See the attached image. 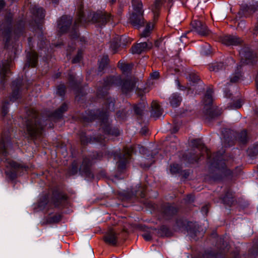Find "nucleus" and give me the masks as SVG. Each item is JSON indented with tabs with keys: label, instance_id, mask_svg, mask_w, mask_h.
Returning a JSON list of instances; mask_svg holds the SVG:
<instances>
[{
	"label": "nucleus",
	"instance_id": "nucleus-1",
	"mask_svg": "<svg viewBox=\"0 0 258 258\" xmlns=\"http://www.w3.org/2000/svg\"><path fill=\"white\" fill-rule=\"evenodd\" d=\"M132 4L133 11L130 22L133 27L138 29L143 26L145 23L143 4L141 1L132 0Z\"/></svg>",
	"mask_w": 258,
	"mask_h": 258
},
{
	"label": "nucleus",
	"instance_id": "nucleus-2",
	"mask_svg": "<svg viewBox=\"0 0 258 258\" xmlns=\"http://www.w3.org/2000/svg\"><path fill=\"white\" fill-rule=\"evenodd\" d=\"M241 61L245 64H253L256 60L255 52L248 46H245L239 51Z\"/></svg>",
	"mask_w": 258,
	"mask_h": 258
},
{
	"label": "nucleus",
	"instance_id": "nucleus-3",
	"mask_svg": "<svg viewBox=\"0 0 258 258\" xmlns=\"http://www.w3.org/2000/svg\"><path fill=\"white\" fill-rule=\"evenodd\" d=\"M192 30L202 36H208L210 33V30L206 25L203 22L196 20L191 22Z\"/></svg>",
	"mask_w": 258,
	"mask_h": 258
},
{
	"label": "nucleus",
	"instance_id": "nucleus-4",
	"mask_svg": "<svg viewBox=\"0 0 258 258\" xmlns=\"http://www.w3.org/2000/svg\"><path fill=\"white\" fill-rule=\"evenodd\" d=\"M42 129V126L36 121V119L34 120L29 121L27 123L28 133L32 137H37L41 135Z\"/></svg>",
	"mask_w": 258,
	"mask_h": 258
},
{
	"label": "nucleus",
	"instance_id": "nucleus-5",
	"mask_svg": "<svg viewBox=\"0 0 258 258\" xmlns=\"http://www.w3.org/2000/svg\"><path fill=\"white\" fill-rule=\"evenodd\" d=\"M111 18V15L105 12H97L94 14L92 21L99 26L104 25Z\"/></svg>",
	"mask_w": 258,
	"mask_h": 258
},
{
	"label": "nucleus",
	"instance_id": "nucleus-6",
	"mask_svg": "<svg viewBox=\"0 0 258 258\" xmlns=\"http://www.w3.org/2000/svg\"><path fill=\"white\" fill-rule=\"evenodd\" d=\"M72 21L71 16H63L57 21V27L61 33L66 32L70 27Z\"/></svg>",
	"mask_w": 258,
	"mask_h": 258
},
{
	"label": "nucleus",
	"instance_id": "nucleus-7",
	"mask_svg": "<svg viewBox=\"0 0 258 258\" xmlns=\"http://www.w3.org/2000/svg\"><path fill=\"white\" fill-rule=\"evenodd\" d=\"M152 46L153 45L151 42H141L133 46L131 50L133 54H140L143 52L150 50Z\"/></svg>",
	"mask_w": 258,
	"mask_h": 258
},
{
	"label": "nucleus",
	"instance_id": "nucleus-8",
	"mask_svg": "<svg viewBox=\"0 0 258 258\" xmlns=\"http://www.w3.org/2000/svg\"><path fill=\"white\" fill-rule=\"evenodd\" d=\"M133 151L132 147L126 148L124 149V153L122 156L119 157V161H118V166L120 169L125 167L126 163H128L131 154Z\"/></svg>",
	"mask_w": 258,
	"mask_h": 258
},
{
	"label": "nucleus",
	"instance_id": "nucleus-9",
	"mask_svg": "<svg viewBox=\"0 0 258 258\" xmlns=\"http://www.w3.org/2000/svg\"><path fill=\"white\" fill-rule=\"evenodd\" d=\"M222 43L226 45H238L243 43V40L236 36L226 35L221 38Z\"/></svg>",
	"mask_w": 258,
	"mask_h": 258
},
{
	"label": "nucleus",
	"instance_id": "nucleus-10",
	"mask_svg": "<svg viewBox=\"0 0 258 258\" xmlns=\"http://www.w3.org/2000/svg\"><path fill=\"white\" fill-rule=\"evenodd\" d=\"M166 0H155L154 4L151 7V10L154 14V19L159 16L160 9L164 2Z\"/></svg>",
	"mask_w": 258,
	"mask_h": 258
},
{
	"label": "nucleus",
	"instance_id": "nucleus-11",
	"mask_svg": "<svg viewBox=\"0 0 258 258\" xmlns=\"http://www.w3.org/2000/svg\"><path fill=\"white\" fill-rule=\"evenodd\" d=\"M104 239L105 241L109 244L115 245L116 243V233L112 230L108 231Z\"/></svg>",
	"mask_w": 258,
	"mask_h": 258
},
{
	"label": "nucleus",
	"instance_id": "nucleus-12",
	"mask_svg": "<svg viewBox=\"0 0 258 258\" xmlns=\"http://www.w3.org/2000/svg\"><path fill=\"white\" fill-rule=\"evenodd\" d=\"M226 66L222 62H216L209 65V69L210 71L215 72L225 69Z\"/></svg>",
	"mask_w": 258,
	"mask_h": 258
},
{
	"label": "nucleus",
	"instance_id": "nucleus-13",
	"mask_svg": "<svg viewBox=\"0 0 258 258\" xmlns=\"http://www.w3.org/2000/svg\"><path fill=\"white\" fill-rule=\"evenodd\" d=\"M243 79L241 66H237L234 73L231 76L230 81H238Z\"/></svg>",
	"mask_w": 258,
	"mask_h": 258
},
{
	"label": "nucleus",
	"instance_id": "nucleus-14",
	"mask_svg": "<svg viewBox=\"0 0 258 258\" xmlns=\"http://www.w3.org/2000/svg\"><path fill=\"white\" fill-rule=\"evenodd\" d=\"M181 98L177 94H173L169 98V102L172 107H177L180 104Z\"/></svg>",
	"mask_w": 258,
	"mask_h": 258
},
{
	"label": "nucleus",
	"instance_id": "nucleus-15",
	"mask_svg": "<svg viewBox=\"0 0 258 258\" xmlns=\"http://www.w3.org/2000/svg\"><path fill=\"white\" fill-rule=\"evenodd\" d=\"M153 111V115L157 117H159L162 114V110L160 108V105L156 101H153L151 105Z\"/></svg>",
	"mask_w": 258,
	"mask_h": 258
},
{
	"label": "nucleus",
	"instance_id": "nucleus-16",
	"mask_svg": "<svg viewBox=\"0 0 258 258\" xmlns=\"http://www.w3.org/2000/svg\"><path fill=\"white\" fill-rule=\"evenodd\" d=\"M119 68L124 74L127 75L130 73L133 67V63H119Z\"/></svg>",
	"mask_w": 258,
	"mask_h": 258
},
{
	"label": "nucleus",
	"instance_id": "nucleus-17",
	"mask_svg": "<svg viewBox=\"0 0 258 258\" xmlns=\"http://www.w3.org/2000/svg\"><path fill=\"white\" fill-rule=\"evenodd\" d=\"M213 90L212 89L209 88L207 89L206 93L204 98V103L205 105H210L212 103L213 97H212Z\"/></svg>",
	"mask_w": 258,
	"mask_h": 258
},
{
	"label": "nucleus",
	"instance_id": "nucleus-18",
	"mask_svg": "<svg viewBox=\"0 0 258 258\" xmlns=\"http://www.w3.org/2000/svg\"><path fill=\"white\" fill-rule=\"evenodd\" d=\"M135 83V85H137L138 89L142 92H146V91H148V90H147L146 88H142V85L141 84L143 83H146V82H123V86H130L133 85Z\"/></svg>",
	"mask_w": 258,
	"mask_h": 258
},
{
	"label": "nucleus",
	"instance_id": "nucleus-19",
	"mask_svg": "<svg viewBox=\"0 0 258 258\" xmlns=\"http://www.w3.org/2000/svg\"><path fill=\"white\" fill-rule=\"evenodd\" d=\"M37 54L35 52L31 53L28 58L29 66L35 67L37 63Z\"/></svg>",
	"mask_w": 258,
	"mask_h": 258
},
{
	"label": "nucleus",
	"instance_id": "nucleus-20",
	"mask_svg": "<svg viewBox=\"0 0 258 258\" xmlns=\"http://www.w3.org/2000/svg\"><path fill=\"white\" fill-rule=\"evenodd\" d=\"M109 58L107 55L103 56L101 59L99 60V70L100 71H102L103 69L106 67L108 64Z\"/></svg>",
	"mask_w": 258,
	"mask_h": 258
},
{
	"label": "nucleus",
	"instance_id": "nucleus-21",
	"mask_svg": "<svg viewBox=\"0 0 258 258\" xmlns=\"http://www.w3.org/2000/svg\"><path fill=\"white\" fill-rule=\"evenodd\" d=\"M32 13L39 19H42L45 16L43 9L42 8H35L33 9Z\"/></svg>",
	"mask_w": 258,
	"mask_h": 258
},
{
	"label": "nucleus",
	"instance_id": "nucleus-22",
	"mask_svg": "<svg viewBox=\"0 0 258 258\" xmlns=\"http://www.w3.org/2000/svg\"><path fill=\"white\" fill-rule=\"evenodd\" d=\"M84 17L83 12L81 10H80L78 14L77 15V18L75 20L74 25V28L75 29L77 27L79 26V25L81 23L82 19Z\"/></svg>",
	"mask_w": 258,
	"mask_h": 258
},
{
	"label": "nucleus",
	"instance_id": "nucleus-23",
	"mask_svg": "<svg viewBox=\"0 0 258 258\" xmlns=\"http://www.w3.org/2000/svg\"><path fill=\"white\" fill-rule=\"evenodd\" d=\"M186 79L190 81H200L202 79L197 73L194 72L189 73Z\"/></svg>",
	"mask_w": 258,
	"mask_h": 258
},
{
	"label": "nucleus",
	"instance_id": "nucleus-24",
	"mask_svg": "<svg viewBox=\"0 0 258 258\" xmlns=\"http://www.w3.org/2000/svg\"><path fill=\"white\" fill-rule=\"evenodd\" d=\"M153 28V25H151L150 24H148L143 32L141 34V36L144 37H148L150 35V32L152 30Z\"/></svg>",
	"mask_w": 258,
	"mask_h": 258
},
{
	"label": "nucleus",
	"instance_id": "nucleus-25",
	"mask_svg": "<svg viewBox=\"0 0 258 258\" xmlns=\"http://www.w3.org/2000/svg\"><path fill=\"white\" fill-rule=\"evenodd\" d=\"M4 39L6 41V46L8 45L12 35V30L10 29L5 30L3 32Z\"/></svg>",
	"mask_w": 258,
	"mask_h": 258
},
{
	"label": "nucleus",
	"instance_id": "nucleus-26",
	"mask_svg": "<svg viewBox=\"0 0 258 258\" xmlns=\"http://www.w3.org/2000/svg\"><path fill=\"white\" fill-rule=\"evenodd\" d=\"M20 164L15 161H8L7 167V168H10L12 170H15L20 167Z\"/></svg>",
	"mask_w": 258,
	"mask_h": 258
},
{
	"label": "nucleus",
	"instance_id": "nucleus-27",
	"mask_svg": "<svg viewBox=\"0 0 258 258\" xmlns=\"http://www.w3.org/2000/svg\"><path fill=\"white\" fill-rule=\"evenodd\" d=\"M68 109L67 104H63L56 111L55 116L58 117H60L62 113L66 111Z\"/></svg>",
	"mask_w": 258,
	"mask_h": 258
},
{
	"label": "nucleus",
	"instance_id": "nucleus-28",
	"mask_svg": "<svg viewBox=\"0 0 258 258\" xmlns=\"http://www.w3.org/2000/svg\"><path fill=\"white\" fill-rule=\"evenodd\" d=\"M139 79L134 78L133 79H131L130 81H139ZM107 81H122L121 79V77L119 75L116 76H110Z\"/></svg>",
	"mask_w": 258,
	"mask_h": 258
},
{
	"label": "nucleus",
	"instance_id": "nucleus-29",
	"mask_svg": "<svg viewBox=\"0 0 258 258\" xmlns=\"http://www.w3.org/2000/svg\"><path fill=\"white\" fill-rule=\"evenodd\" d=\"M119 45L116 42H112L110 44V49L112 53L114 54L118 51Z\"/></svg>",
	"mask_w": 258,
	"mask_h": 258
},
{
	"label": "nucleus",
	"instance_id": "nucleus-30",
	"mask_svg": "<svg viewBox=\"0 0 258 258\" xmlns=\"http://www.w3.org/2000/svg\"><path fill=\"white\" fill-rule=\"evenodd\" d=\"M160 78V74L158 71H154L150 74V80H158Z\"/></svg>",
	"mask_w": 258,
	"mask_h": 258
},
{
	"label": "nucleus",
	"instance_id": "nucleus-31",
	"mask_svg": "<svg viewBox=\"0 0 258 258\" xmlns=\"http://www.w3.org/2000/svg\"><path fill=\"white\" fill-rule=\"evenodd\" d=\"M8 144H6L4 141H2L1 145V150L4 155V156H6V150H7Z\"/></svg>",
	"mask_w": 258,
	"mask_h": 258
},
{
	"label": "nucleus",
	"instance_id": "nucleus-32",
	"mask_svg": "<svg viewBox=\"0 0 258 258\" xmlns=\"http://www.w3.org/2000/svg\"><path fill=\"white\" fill-rule=\"evenodd\" d=\"M65 93V87L63 86H59L56 90V93L60 96H63Z\"/></svg>",
	"mask_w": 258,
	"mask_h": 258
},
{
	"label": "nucleus",
	"instance_id": "nucleus-33",
	"mask_svg": "<svg viewBox=\"0 0 258 258\" xmlns=\"http://www.w3.org/2000/svg\"><path fill=\"white\" fill-rule=\"evenodd\" d=\"M180 170V167L177 164H172L171 165L170 170L173 173L178 172Z\"/></svg>",
	"mask_w": 258,
	"mask_h": 258
},
{
	"label": "nucleus",
	"instance_id": "nucleus-34",
	"mask_svg": "<svg viewBox=\"0 0 258 258\" xmlns=\"http://www.w3.org/2000/svg\"><path fill=\"white\" fill-rule=\"evenodd\" d=\"M81 57H82L81 53L80 52H78L76 56L75 57H74L73 58V59L72 60L73 63H77V62H79L80 60Z\"/></svg>",
	"mask_w": 258,
	"mask_h": 258
},
{
	"label": "nucleus",
	"instance_id": "nucleus-35",
	"mask_svg": "<svg viewBox=\"0 0 258 258\" xmlns=\"http://www.w3.org/2000/svg\"><path fill=\"white\" fill-rule=\"evenodd\" d=\"M68 78L69 81H74L75 79V76L73 72H70L68 74Z\"/></svg>",
	"mask_w": 258,
	"mask_h": 258
},
{
	"label": "nucleus",
	"instance_id": "nucleus-36",
	"mask_svg": "<svg viewBox=\"0 0 258 258\" xmlns=\"http://www.w3.org/2000/svg\"><path fill=\"white\" fill-rule=\"evenodd\" d=\"M7 72H8V71H7V70H2V71L0 73V75L2 77V79H3V80L8 79L6 77H5Z\"/></svg>",
	"mask_w": 258,
	"mask_h": 258
},
{
	"label": "nucleus",
	"instance_id": "nucleus-37",
	"mask_svg": "<svg viewBox=\"0 0 258 258\" xmlns=\"http://www.w3.org/2000/svg\"><path fill=\"white\" fill-rule=\"evenodd\" d=\"M253 154H258V144L254 145L253 147L251 149Z\"/></svg>",
	"mask_w": 258,
	"mask_h": 258
},
{
	"label": "nucleus",
	"instance_id": "nucleus-38",
	"mask_svg": "<svg viewBox=\"0 0 258 258\" xmlns=\"http://www.w3.org/2000/svg\"><path fill=\"white\" fill-rule=\"evenodd\" d=\"M143 236L146 241L150 240L152 238L151 235L149 233H145L143 235Z\"/></svg>",
	"mask_w": 258,
	"mask_h": 258
},
{
	"label": "nucleus",
	"instance_id": "nucleus-39",
	"mask_svg": "<svg viewBox=\"0 0 258 258\" xmlns=\"http://www.w3.org/2000/svg\"><path fill=\"white\" fill-rule=\"evenodd\" d=\"M78 36H79L78 33L76 30H74V31L71 34V37L73 39L77 38Z\"/></svg>",
	"mask_w": 258,
	"mask_h": 258
},
{
	"label": "nucleus",
	"instance_id": "nucleus-40",
	"mask_svg": "<svg viewBox=\"0 0 258 258\" xmlns=\"http://www.w3.org/2000/svg\"><path fill=\"white\" fill-rule=\"evenodd\" d=\"M242 105V101L241 100H238L236 104L235 105V107L236 108H238L241 107Z\"/></svg>",
	"mask_w": 258,
	"mask_h": 258
},
{
	"label": "nucleus",
	"instance_id": "nucleus-41",
	"mask_svg": "<svg viewBox=\"0 0 258 258\" xmlns=\"http://www.w3.org/2000/svg\"><path fill=\"white\" fill-rule=\"evenodd\" d=\"M5 0H0V11L5 7Z\"/></svg>",
	"mask_w": 258,
	"mask_h": 258
},
{
	"label": "nucleus",
	"instance_id": "nucleus-42",
	"mask_svg": "<svg viewBox=\"0 0 258 258\" xmlns=\"http://www.w3.org/2000/svg\"><path fill=\"white\" fill-rule=\"evenodd\" d=\"M162 42V40H156L155 42V46L156 47H159V46L160 45L161 43Z\"/></svg>",
	"mask_w": 258,
	"mask_h": 258
},
{
	"label": "nucleus",
	"instance_id": "nucleus-43",
	"mask_svg": "<svg viewBox=\"0 0 258 258\" xmlns=\"http://www.w3.org/2000/svg\"><path fill=\"white\" fill-rule=\"evenodd\" d=\"M15 92H14L13 94H12L11 98V100H13V101L18 98V97L15 96Z\"/></svg>",
	"mask_w": 258,
	"mask_h": 258
},
{
	"label": "nucleus",
	"instance_id": "nucleus-44",
	"mask_svg": "<svg viewBox=\"0 0 258 258\" xmlns=\"http://www.w3.org/2000/svg\"><path fill=\"white\" fill-rule=\"evenodd\" d=\"M60 76V73H57L55 75V77L54 78V79H59V77Z\"/></svg>",
	"mask_w": 258,
	"mask_h": 258
},
{
	"label": "nucleus",
	"instance_id": "nucleus-45",
	"mask_svg": "<svg viewBox=\"0 0 258 258\" xmlns=\"http://www.w3.org/2000/svg\"><path fill=\"white\" fill-rule=\"evenodd\" d=\"M202 149L203 151H205V152H207V149L206 147H205L204 145H202Z\"/></svg>",
	"mask_w": 258,
	"mask_h": 258
},
{
	"label": "nucleus",
	"instance_id": "nucleus-46",
	"mask_svg": "<svg viewBox=\"0 0 258 258\" xmlns=\"http://www.w3.org/2000/svg\"><path fill=\"white\" fill-rule=\"evenodd\" d=\"M52 2L53 3L57 4L58 3V0H52Z\"/></svg>",
	"mask_w": 258,
	"mask_h": 258
},
{
	"label": "nucleus",
	"instance_id": "nucleus-47",
	"mask_svg": "<svg viewBox=\"0 0 258 258\" xmlns=\"http://www.w3.org/2000/svg\"><path fill=\"white\" fill-rule=\"evenodd\" d=\"M203 212H206V213H207V208H205V207H204V208H203Z\"/></svg>",
	"mask_w": 258,
	"mask_h": 258
},
{
	"label": "nucleus",
	"instance_id": "nucleus-48",
	"mask_svg": "<svg viewBox=\"0 0 258 258\" xmlns=\"http://www.w3.org/2000/svg\"><path fill=\"white\" fill-rule=\"evenodd\" d=\"M246 131H243V132H242V135H243L245 136V135H246Z\"/></svg>",
	"mask_w": 258,
	"mask_h": 258
},
{
	"label": "nucleus",
	"instance_id": "nucleus-49",
	"mask_svg": "<svg viewBox=\"0 0 258 258\" xmlns=\"http://www.w3.org/2000/svg\"><path fill=\"white\" fill-rule=\"evenodd\" d=\"M255 81H258V74H257V75L255 77Z\"/></svg>",
	"mask_w": 258,
	"mask_h": 258
},
{
	"label": "nucleus",
	"instance_id": "nucleus-50",
	"mask_svg": "<svg viewBox=\"0 0 258 258\" xmlns=\"http://www.w3.org/2000/svg\"><path fill=\"white\" fill-rule=\"evenodd\" d=\"M9 171L8 170V169H7L6 171V173L7 174H9Z\"/></svg>",
	"mask_w": 258,
	"mask_h": 258
},
{
	"label": "nucleus",
	"instance_id": "nucleus-51",
	"mask_svg": "<svg viewBox=\"0 0 258 258\" xmlns=\"http://www.w3.org/2000/svg\"><path fill=\"white\" fill-rule=\"evenodd\" d=\"M111 105L113 107V106H114V103H110L109 104V105Z\"/></svg>",
	"mask_w": 258,
	"mask_h": 258
},
{
	"label": "nucleus",
	"instance_id": "nucleus-52",
	"mask_svg": "<svg viewBox=\"0 0 258 258\" xmlns=\"http://www.w3.org/2000/svg\"><path fill=\"white\" fill-rule=\"evenodd\" d=\"M256 88H257V89L258 90V82H256Z\"/></svg>",
	"mask_w": 258,
	"mask_h": 258
},
{
	"label": "nucleus",
	"instance_id": "nucleus-53",
	"mask_svg": "<svg viewBox=\"0 0 258 258\" xmlns=\"http://www.w3.org/2000/svg\"><path fill=\"white\" fill-rule=\"evenodd\" d=\"M177 85L178 86H179V82H177Z\"/></svg>",
	"mask_w": 258,
	"mask_h": 258
},
{
	"label": "nucleus",
	"instance_id": "nucleus-54",
	"mask_svg": "<svg viewBox=\"0 0 258 258\" xmlns=\"http://www.w3.org/2000/svg\"><path fill=\"white\" fill-rule=\"evenodd\" d=\"M6 161H7V162H8V161H10L11 160L8 161V159H6ZM7 163H6V165L7 166Z\"/></svg>",
	"mask_w": 258,
	"mask_h": 258
},
{
	"label": "nucleus",
	"instance_id": "nucleus-55",
	"mask_svg": "<svg viewBox=\"0 0 258 258\" xmlns=\"http://www.w3.org/2000/svg\"><path fill=\"white\" fill-rule=\"evenodd\" d=\"M125 86H123V88H122V89H123V91H124V87H125Z\"/></svg>",
	"mask_w": 258,
	"mask_h": 258
},
{
	"label": "nucleus",
	"instance_id": "nucleus-56",
	"mask_svg": "<svg viewBox=\"0 0 258 258\" xmlns=\"http://www.w3.org/2000/svg\"><path fill=\"white\" fill-rule=\"evenodd\" d=\"M6 113H7V111L5 110V111H4L5 115L6 114Z\"/></svg>",
	"mask_w": 258,
	"mask_h": 258
},
{
	"label": "nucleus",
	"instance_id": "nucleus-57",
	"mask_svg": "<svg viewBox=\"0 0 258 258\" xmlns=\"http://www.w3.org/2000/svg\"><path fill=\"white\" fill-rule=\"evenodd\" d=\"M133 89V87H132L131 88L128 89V90H132Z\"/></svg>",
	"mask_w": 258,
	"mask_h": 258
},
{
	"label": "nucleus",
	"instance_id": "nucleus-58",
	"mask_svg": "<svg viewBox=\"0 0 258 258\" xmlns=\"http://www.w3.org/2000/svg\"><path fill=\"white\" fill-rule=\"evenodd\" d=\"M16 93H17V95H16L17 96L18 94V92H17Z\"/></svg>",
	"mask_w": 258,
	"mask_h": 258
},
{
	"label": "nucleus",
	"instance_id": "nucleus-59",
	"mask_svg": "<svg viewBox=\"0 0 258 258\" xmlns=\"http://www.w3.org/2000/svg\"><path fill=\"white\" fill-rule=\"evenodd\" d=\"M195 142H197V141L195 140ZM197 142H199V141H197ZM199 142H200V141H199Z\"/></svg>",
	"mask_w": 258,
	"mask_h": 258
},
{
	"label": "nucleus",
	"instance_id": "nucleus-60",
	"mask_svg": "<svg viewBox=\"0 0 258 258\" xmlns=\"http://www.w3.org/2000/svg\"><path fill=\"white\" fill-rule=\"evenodd\" d=\"M168 2H170L171 1V0H168Z\"/></svg>",
	"mask_w": 258,
	"mask_h": 258
}]
</instances>
